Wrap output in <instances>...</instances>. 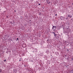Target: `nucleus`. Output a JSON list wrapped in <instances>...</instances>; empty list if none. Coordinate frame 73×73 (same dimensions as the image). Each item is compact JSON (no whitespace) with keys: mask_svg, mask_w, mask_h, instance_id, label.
I'll use <instances>...</instances> for the list:
<instances>
[{"mask_svg":"<svg viewBox=\"0 0 73 73\" xmlns=\"http://www.w3.org/2000/svg\"><path fill=\"white\" fill-rule=\"evenodd\" d=\"M54 35L55 37H56V38L57 39H58V38H60V36H59V35L58 34L56 35L55 34V33H54Z\"/></svg>","mask_w":73,"mask_h":73,"instance_id":"obj_1","label":"nucleus"},{"mask_svg":"<svg viewBox=\"0 0 73 73\" xmlns=\"http://www.w3.org/2000/svg\"><path fill=\"white\" fill-rule=\"evenodd\" d=\"M53 26V27L52 28V29H53V30H54V29H56V26H54L53 25H52Z\"/></svg>","mask_w":73,"mask_h":73,"instance_id":"obj_2","label":"nucleus"},{"mask_svg":"<svg viewBox=\"0 0 73 73\" xmlns=\"http://www.w3.org/2000/svg\"><path fill=\"white\" fill-rule=\"evenodd\" d=\"M68 17H69L70 18H71L72 17V15H68Z\"/></svg>","mask_w":73,"mask_h":73,"instance_id":"obj_3","label":"nucleus"},{"mask_svg":"<svg viewBox=\"0 0 73 73\" xmlns=\"http://www.w3.org/2000/svg\"><path fill=\"white\" fill-rule=\"evenodd\" d=\"M46 1V3H47L49 1V0H47Z\"/></svg>","mask_w":73,"mask_h":73,"instance_id":"obj_4","label":"nucleus"},{"mask_svg":"<svg viewBox=\"0 0 73 73\" xmlns=\"http://www.w3.org/2000/svg\"><path fill=\"white\" fill-rule=\"evenodd\" d=\"M48 4H49V3H50V2H48L47 3Z\"/></svg>","mask_w":73,"mask_h":73,"instance_id":"obj_5","label":"nucleus"},{"mask_svg":"<svg viewBox=\"0 0 73 73\" xmlns=\"http://www.w3.org/2000/svg\"><path fill=\"white\" fill-rule=\"evenodd\" d=\"M1 72H2V70H0V73H1Z\"/></svg>","mask_w":73,"mask_h":73,"instance_id":"obj_6","label":"nucleus"},{"mask_svg":"<svg viewBox=\"0 0 73 73\" xmlns=\"http://www.w3.org/2000/svg\"><path fill=\"white\" fill-rule=\"evenodd\" d=\"M4 61V62H5V61H6V59H5V60H3Z\"/></svg>","mask_w":73,"mask_h":73,"instance_id":"obj_7","label":"nucleus"},{"mask_svg":"<svg viewBox=\"0 0 73 73\" xmlns=\"http://www.w3.org/2000/svg\"><path fill=\"white\" fill-rule=\"evenodd\" d=\"M62 18H63V17H61V18H60V19H62Z\"/></svg>","mask_w":73,"mask_h":73,"instance_id":"obj_8","label":"nucleus"},{"mask_svg":"<svg viewBox=\"0 0 73 73\" xmlns=\"http://www.w3.org/2000/svg\"><path fill=\"white\" fill-rule=\"evenodd\" d=\"M38 5H40V3H39Z\"/></svg>","mask_w":73,"mask_h":73,"instance_id":"obj_9","label":"nucleus"},{"mask_svg":"<svg viewBox=\"0 0 73 73\" xmlns=\"http://www.w3.org/2000/svg\"><path fill=\"white\" fill-rule=\"evenodd\" d=\"M17 40H19V38H17Z\"/></svg>","mask_w":73,"mask_h":73,"instance_id":"obj_10","label":"nucleus"},{"mask_svg":"<svg viewBox=\"0 0 73 73\" xmlns=\"http://www.w3.org/2000/svg\"><path fill=\"white\" fill-rule=\"evenodd\" d=\"M72 60H73V58H72Z\"/></svg>","mask_w":73,"mask_h":73,"instance_id":"obj_11","label":"nucleus"},{"mask_svg":"<svg viewBox=\"0 0 73 73\" xmlns=\"http://www.w3.org/2000/svg\"><path fill=\"white\" fill-rule=\"evenodd\" d=\"M19 61H20V62L21 61V60H19Z\"/></svg>","mask_w":73,"mask_h":73,"instance_id":"obj_12","label":"nucleus"},{"mask_svg":"<svg viewBox=\"0 0 73 73\" xmlns=\"http://www.w3.org/2000/svg\"><path fill=\"white\" fill-rule=\"evenodd\" d=\"M55 16H57V14H55Z\"/></svg>","mask_w":73,"mask_h":73,"instance_id":"obj_13","label":"nucleus"},{"mask_svg":"<svg viewBox=\"0 0 73 73\" xmlns=\"http://www.w3.org/2000/svg\"><path fill=\"white\" fill-rule=\"evenodd\" d=\"M53 33H54H54H54V32H53Z\"/></svg>","mask_w":73,"mask_h":73,"instance_id":"obj_14","label":"nucleus"},{"mask_svg":"<svg viewBox=\"0 0 73 73\" xmlns=\"http://www.w3.org/2000/svg\"><path fill=\"white\" fill-rule=\"evenodd\" d=\"M47 40L48 41H49V40L48 39V40Z\"/></svg>","mask_w":73,"mask_h":73,"instance_id":"obj_15","label":"nucleus"},{"mask_svg":"<svg viewBox=\"0 0 73 73\" xmlns=\"http://www.w3.org/2000/svg\"><path fill=\"white\" fill-rule=\"evenodd\" d=\"M7 17H8V16H7Z\"/></svg>","mask_w":73,"mask_h":73,"instance_id":"obj_16","label":"nucleus"},{"mask_svg":"<svg viewBox=\"0 0 73 73\" xmlns=\"http://www.w3.org/2000/svg\"><path fill=\"white\" fill-rule=\"evenodd\" d=\"M61 20H62V19H61Z\"/></svg>","mask_w":73,"mask_h":73,"instance_id":"obj_17","label":"nucleus"},{"mask_svg":"<svg viewBox=\"0 0 73 73\" xmlns=\"http://www.w3.org/2000/svg\"><path fill=\"white\" fill-rule=\"evenodd\" d=\"M72 4H73V3H72Z\"/></svg>","mask_w":73,"mask_h":73,"instance_id":"obj_18","label":"nucleus"}]
</instances>
